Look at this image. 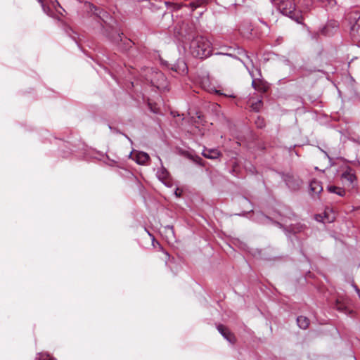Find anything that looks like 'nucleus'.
Wrapping results in <instances>:
<instances>
[{
	"mask_svg": "<svg viewBox=\"0 0 360 360\" xmlns=\"http://www.w3.org/2000/svg\"><path fill=\"white\" fill-rule=\"evenodd\" d=\"M186 39L190 41L189 51L193 57L202 59L212 55V43L206 37L196 33H189Z\"/></svg>",
	"mask_w": 360,
	"mask_h": 360,
	"instance_id": "1",
	"label": "nucleus"
},
{
	"mask_svg": "<svg viewBox=\"0 0 360 360\" xmlns=\"http://www.w3.org/2000/svg\"><path fill=\"white\" fill-rule=\"evenodd\" d=\"M272 4L284 15L288 16L297 22L302 20V15L300 10L297 9L293 0H271Z\"/></svg>",
	"mask_w": 360,
	"mask_h": 360,
	"instance_id": "2",
	"label": "nucleus"
},
{
	"mask_svg": "<svg viewBox=\"0 0 360 360\" xmlns=\"http://www.w3.org/2000/svg\"><path fill=\"white\" fill-rule=\"evenodd\" d=\"M146 79L151 86L156 88L160 91L169 90L168 81L165 75L160 71L148 69L146 75Z\"/></svg>",
	"mask_w": 360,
	"mask_h": 360,
	"instance_id": "3",
	"label": "nucleus"
},
{
	"mask_svg": "<svg viewBox=\"0 0 360 360\" xmlns=\"http://www.w3.org/2000/svg\"><path fill=\"white\" fill-rule=\"evenodd\" d=\"M348 20L350 25L349 34L354 41H360V14L354 12L349 14Z\"/></svg>",
	"mask_w": 360,
	"mask_h": 360,
	"instance_id": "4",
	"label": "nucleus"
},
{
	"mask_svg": "<svg viewBox=\"0 0 360 360\" xmlns=\"http://www.w3.org/2000/svg\"><path fill=\"white\" fill-rule=\"evenodd\" d=\"M89 11L94 15H95L98 19L102 28H104L105 25L108 24V20L110 18V16L105 11L95 6L93 4H89Z\"/></svg>",
	"mask_w": 360,
	"mask_h": 360,
	"instance_id": "5",
	"label": "nucleus"
},
{
	"mask_svg": "<svg viewBox=\"0 0 360 360\" xmlns=\"http://www.w3.org/2000/svg\"><path fill=\"white\" fill-rule=\"evenodd\" d=\"M340 179L342 182L347 184L348 186H354V184L356 182L357 177L355 174L354 171L351 167H347L345 171H344L341 176Z\"/></svg>",
	"mask_w": 360,
	"mask_h": 360,
	"instance_id": "6",
	"label": "nucleus"
},
{
	"mask_svg": "<svg viewBox=\"0 0 360 360\" xmlns=\"http://www.w3.org/2000/svg\"><path fill=\"white\" fill-rule=\"evenodd\" d=\"M247 70H248L251 77L252 78V86L257 91L264 93L268 89V85L266 82L260 79H255L254 75L252 70L244 63Z\"/></svg>",
	"mask_w": 360,
	"mask_h": 360,
	"instance_id": "7",
	"label": "nucleus"
},
{
	"mask_svg": "<svg viewBox=\"0 0 360 360\" xmlns=\"http://www.w3.org/2000/svg\"><path fill=\"white\" fill-rule=\"evenodd\" d=\"M217 330L227 341L231 343L235 342L236 338L234 335L224 326L219 324L217 326Z\"/></svg>",
	"mask_w": 360,
	"mask_h": 360,
	"instance_id": "8",
	"label": "nucleus"
},
{
	"mask_svg": "<svg viewBox=\"0 0 360 360\" xmlns=\"http://www.w3.org/2000/svg\"><path fill=\"white\" fill-rule=\"evenodd\" d=\"M309 190L311 193L319 194L323 191L321 183L316 179L311 180L309 184Z\"/></svg>",
	"mask_w": 360,
	"mask_h": 360,
	"instance_id": "9",
	"label": "nucleus"
},
{
	"mask_svg": "<svg viewBox=\"0 0 360 360\" xmlns=\"http://www.w3.org/2000/svg\"><path fill=\"white\" fill-rule=\"evenodd\" d=\"M338 27V22L335 20L328 21L326 25L323 28L322 33H333Z\"/></svg>",
	"mask_w": 360,
	"mask_h": 360,
	"instance_id": "10",
	"label": "nucleus"
},
{
	"mask_svg": "<svg viewBox=\"0 0 360 360\" xmlns=\"http://www.w3.org/2000/svg\"><path fill=\"white\" fill-rule=\"evenodd\" d=\"M314 4L319 5L325 8H333L336 5L335 0H310Z\"/></svg>",
	"mask_w": 360,
	"mask_h": 360,
	"instance_id": "11",
	"label": "nucleus"
},
{
	"mask_svg": "<svg viewBox=\"0 0 360 360\" xmlns=\"http://www.w3.org/2000/svg\"><path fill=\"white\" fill-rule=\"evenodd\" d=\"M169 172L164 167H161L157 172L158 178L167 186H168L167 180L169 179Z\"/></svg>",
	"mask_w": 360,
	"mask_h": 360,
	"instance_id": "12",
	"label": "nucleus"
},
{
	"mask_svg": "<svg viewBox=\"0 0 360 360\" xmlns=\"http://www.w3.org/2000/svg\"><path fill=\"white\" fill-rule=\"evenodd\" d=\"M202 155L208 159H217L219 157L220 153L217 149H205Z\"/></svg>",
	"mask_w": 360,
	"mask_h": 360,
	"instance_id": "13",
	"label": "nucleus"
},
{
	"mask_svg": "<svg viewBox=\"0 0 360 360\" xmlns=\"http://www.w3.org/2000/svg\"><path fill=\"white\" fill-rule=\"evenodd\" d=\"M327 191L331 193H335L339 196L343 197L346 194V191L343 188L329 185L327 186Z\"/></svg>",
	"mask_w": 360,
	"mask_h": 360,
	"instance_id": "14",
	"label": "nucleus"
},
{
	"mask_svg": "<svg viewBox=\"0 0 360 360\" xmlns=\"http://www.w3.org/2000/svg\"><path fill=\"white\" fill-rule=\"evenodd\" d=\"M207 3L208 0H195L193 2H191L187 6L193 11L198 8L205 7Z\"/></svg>",
	"mask_w": 360,
	"mask_h": 360,
	"instance_id": "15",
	"label": "nucleus"
},
{
	"mask_svg": "<svg viewBox=\"0 0 360 360\" xmlns=\"http://www.w3.org/2000/svg\"><path fill=\"white\" fill-rule=\"evenodd\" d=\"M149 158V155L145 152H139L136 155V162L139 165H144Z\"/></svg>",
	"mask_w": 360,
	"mask_h": 360,
	"instance_id": "16",
	"label": "nucleus"
},
{
	"mask_svg": "<svg viewBox=\"0 0 360 360\" xmlns=\"http://www.w3.org/2000/svg\"><path fill=\"white\" fill-rule=\"evenodd\" d=\"M297 323L300 328L306 329L309 325V320L306 316H300L297 318Z\"/></svg>",
	"mask_w": 360,
	"mask_h": 360,
	"instance_id": "17",
	"label": "nucleus"
},
{
	"mask_svg": "<svg viewBox=\"0 0 360 360\" xmlns=\"http://www.w3.org/2000/svg\"><path fill=\"white\" fill-rule=\"evenodd\" d=\"M239 31L244 37H248L249 35L251 34L252 29L251 28V26H248L247 29L243 27L240 28Z\"/></svg>",
	"mask_w": 360,
	"mask_h": 360,
	"instance_id": "18",
	"label": "nucleus"
},
{
	"mask_svg": "<svg viewBox=\"0 0 360 360\" xmlns=\"http://www.w3.org/2000/svg\"><path fill=\"white\" fill-rule=\"evenodd\" d=\"M335 307L337 310L341 312L346 313L347 311V307L343 304H341L338 300L336 302Z\"/></svg>",
	"mask_w": 360,
	"mask_h": 360,
	"instance_id": "19",
	"label": "nucleus"
},
{
	"mask_svg": "<svg viewBox=\"0 0 360 360\" xmlns=\"http://www.w3.org/2000/svg\"><path fill=\"white\" fill-rule=\"evenodd\" d=\"M106 37H108V38H110L112 41H115V42H118L119 41H121L122 39H121V36L120 34L118 33L115 37L114 36H111L110 35V34L108 33H103Z\"/></svg>",
	"mask_w": 360,
	"mask_h": 360,
	"instance_id": "20",
	"label": "nucleus"
},
{
	"mask_svg": "<svg viewBox=\"0 0 360 360\" xmlns=\"http://www.w3.org/2000/svg\"><path fill=\"white\" fill-rule=\"evenodd\" d=\"M255 124L258 128H263L265 126L264 119L258 117L255 120Z\"/></svg>",
	"mask_w": 360,
	"mask_h": 360,
	"instance_id": "21",
	"label": "nucleus"
},
{
	"mask_svg": "<svg viewBox=\"0 0 360 360\" xmlns=\"http://www.w3.org/2000/svg\"><path fill=\"white\" fill-rule=\"evenodd\" d=\"M304 229L302 225H296L295 226H292L290 228V231L293 232L294 233H297L298 232H300Z\"/></svg>",
	"mask_w": 360,
	"mask_h": 360,
	"instance_id": "22",
	"label": "nucleus"
},
{
	"mask_svg": "<svg viewBox=\"0 0 360 360\" xmlns=\"http://www.w3.org/2000/svg\"><path fill=\"white\" fill-rule=\"evenodd\" d=\"M262 105V101L259 100L257 102H256L255 103H253L252 105V108L254 110L259 111V109L261 108Z\"/></svg>",
	"mask_w": 360,
	"mask_h": 360,
	"instance_id": "23",
	"label": "nucleus"
},
{
	"mask_svg": "<svg viewBox=\"0 0 360 360\" xmlns=\"http://www.w3.org/2000/svg\"><path fill=\"white\" fill-rule=\"evenodd\" d=\"M38 1L41 4V6L42 7L43 11L48 15H49L50 9L49 8H46L45 6V1L46 0H38Z\"/></svg>",
	"mask_w": 360,
	"mask_h": 360,
	"instance_id": "24",
	"label": "nucleus"
},
{
	"mask_svg": "<svg viewBox=\"0 0 360 360\" xmlns=\"http://www.w3.org/2000/svg\"><path fill=\"white\" fill-rule=\"evenodd\" d=\"M35 360H51L49 359V355L45 354H39Z\"/></svg>",
	"mask_w": 360,
	"mask_h": 360,
	"instance_id": "25",
	"label": "nucleus"
},
{
	"mask_svg": "<svg viewBox=\"0 0 360 360\" xmlns=\"http://www.w3.org/2000/svg\"><path fill=\"white\" fill-rule=\"evenodd\" d=\"M181 65L183 67L182 73H186L187 72V68L185 63L182 62Z\"/></svg>",
	"mask_w": 360,
	"mask_h": 360,
	"instance_id": "26",
	"label": "nucleus"
},
{
	"mask_svg": "<svg viewBox=\"0 0 360 360\" xmlns=\"http://www.w3.org/2000/svg\"><path fill=\"white\" fill-rule=\"evenodd\" d=\"M167 229H170L172 231H173V226H167Z\"/></svg>",
	"mask_w": 360,
	"mask_h": 360,
	"instance_id": "27",
	"label": "nucleus"
},
{
	"mask_svg": "<svg viewBox=\"0 0 360 360\" xmlns=\"http://www.w3.org/2000/svg\"><path fill=\"white\" fill-rule=\"evenodd\" d=\"M175 195H176V196H180V193H178V188H177V189L176 190V191H175Z\"/></svg>",
	"mask_w": 360,
	"mask_h": 360,
	"instance_id": "28",
	"label": "nucleus"
},
{
	"mask_svg": "<svg viewBox=\"0 0 360 360\" xmlns=\"http://www.w3.org/2000/svg\"><path fill=\"white\" fill-rule=\"evenodd\" d=\"M245 56L246 58L250 60L251 63H252V60L250 58L249 56H248L246 53H245Z\"/></svg>",
	"mask_w": 360,
	"mask_h": 360,
	"instance_id": "29",
	"label": "nucleus"
},
{
	"mask_svg": "<svg viewBox=\"0 0 360 360\" xmlns=\"http://www.w3.org/2000/svg\"><path fill=\"white\" fill-rule=\"evenodd\" d=\"M224 96H229V97L234 98V96H233V95H232V94H230V95L225 94Z\"/></svg>",
	"mask_w": 360,
	"mask_h": 360,
	"instance_id": "30",
	"label": "nucleus"
},
{
	"mask_svg": "<svg viewBox=\"0 0 360 360\" xmlns=\"http://www.w3.org/2000/svg\"><path fill=\"white\" fill-rule=\"evenodd\" d=\"M216 93L218 94H222L221 93H220L219 91H216Z\"/></svg>",
	"mask_w": 360,
	"mask_h": 360,
	"instance_id": "31",
	"label": "nucleus"
},
{
	"mask_svg": "<svg viewBox=\"0 0 360 360\" xmlns=\"http://www.w3.org/2000/svg\"><path fill=\"white\" fill-rule=\"evenodd\" d=\"M286 184L290 187V186L289 185V183L287 181L286 182Z\"/></svg>",
	"mask_w": 360,
	"mask_h": 360,
	"instance_id": "32",
	"label": "nucleus"
},
{
	"mask_svg": "<svg viewBox=\"0 0 360 360\" xmlns=\"http://www.w3.org/2000/svg\"><path fill=\"white\" fill-rule=\"evenodd\" d=\"M359 165H360V162L359 163Z\"/></svg>",
	"mask_w": 360,
	"mask_h": 360,
	"instance_id": "33",
	"label": "nucleus"
}]
</instances>
